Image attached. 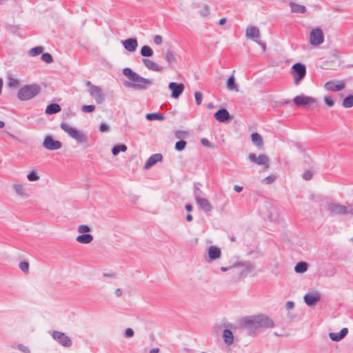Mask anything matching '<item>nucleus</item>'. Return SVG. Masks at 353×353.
Wrapping results in <instances>:
<instances>
[{
	"label": "nucleus",
	"mask_w": 353,
	"mask_h": 353,
	"mask_svg": "<svg viewBox=\"0 0 353 353\" xmlns=\"http://www.w3.org/2000/svg\"><path fill=\"white\" fill-rule=\"evenodd\" d=\"M244 326L249 334H254L260 328H269L274 326L273 321L265 315H258L245 319Z\"/></svg>",
	"instance_id": "1"
},
{
	"label": "nucleus",
	"mask_w": 353,
	"mask_h": 353,
	"mask_svg": "<svg viewBox=\"0 0 353 353\" xmlns=\"http://www.w3.org/2000/svg\"><path fill=\"white\" fill-rule=\"evenodd\" d=\"M123 74L131 81V82H125L124 83L125 87L140 90H146L148 86L152 85V81L150 79L141 77L129 68H124Z\"/></svg>",
	"instance_id": "2"
},
{
	"label": "nucleus",
	"mask_w": 353,
	"mask_h": 353,
	"mask_svg": "<svg viewBox=\"0 0 353 353\" xmlns=\"http://www.w3.org/2000/svg\"><path fill=\"white\" fill-rule=\"evenodd\" d=\"M327 210L332 215H351L353 216V203H347L346 205H341L336 202H329L327 204Z\"/></svg>",
	"instance_id": "3"
},
{
	"label": "nucleus",
	"mask_w": 353,
	"mask_h": 353,
	"mask_svg": "<svg viewBox=\"0 0 353 353\" xmlns=\"http://www.w3.org/2000/svg\"><path fill=\"white\" fill-rule=\"evenodd\" d=\"M61 128L68 134L71 138L79 143H84L87 141V135L82 131L78 130L76 128L71 126L68 123H61Z\"/></svg>",
	"instance_id": "4"
},
{
	"label": "nucleus",
	"mask_w": 353,
	"mask_h": 353,
	"mask_svg": "<svg viewBox=\"0 0 353 353\" xmlns=\"http://www.w3.org/2000/svg\"><path fill=\"white\" fill-rule=\"evenodd\" d=\"M39 92L40 87L38 85H26L19 90L17 93V97L21 101H27L37 96Z\"/></svg>",
	"instance_id": "5"
},
{
	"label": "nucleus",
	"mask_w": 353,
	"mask_h": 353,
	"mask_svg": "<svg viewBox=\"0 0 353 353\" xmlns=\"http://www.w3.org/2000/svg\"><path fill=\"white\" fill-rule=\"evenodd\" d=\"M86 85L89 88V93L98 104H101L105 101L102 89L97 85L92 84L90 81H86Z\"/></svg>",
	"instance_id": "6"
},
{
	"label": "nucleus",
	"mask_w": 353,
	"mask_h": 353,
	"mask_svg": "<svg viewBox=\"0 0 353 353\" xmlns=\"http://www.w3.org/2000/svg\"><path fill=\"white\" fill-rule=\"evenodd\" d=\"M292 101L293 103L297 106L318 105V100L316 98L305 96L303 94L295 97Z\"/></svg>",
	"instance_id": "7"
},
{
	"label": "nucleus",
	"mask_w": 353,
	"mask_h": 353,
	"mask_svg": "<svg viewBox=\"0 0 353 353\" xmlns=\"http://www.w3.org/2000/svg\"><path fill=\"white\" fill-rule=\"evenodd\" d=\"M324 41V35L321 28L312 29L310 34V43L312 46H319Z\"/></svg>",
	"instance_id": "8"
},
{
	"label": "nucleus",
	"mask_w": 353,
	"mask_h": 353,
	"mask_svg": "<svg viewBox=\"0 0 353 353\" xmlns=\"http://www.w3.org/2000/svg\"><path fill=\"white\" fill-rule=\"evenodd\" d=\"M292 69L294 83L296 85H298L299 81L305 76V65L303 63H297L292 66Z\"/></svg>",
	"instance_id": "9"
},
{
	"label": "nucleus",
	"mask_w": 353,
	"mask_h": 353,
	"mask_svg": "<svg viewBox=\"0 0 353 353\" xmlns=\"http://www.w3.org/2000/svg\"><path fill=\"white\" fill-rule=\"evenodd\" d=\"M249 160L259 165L263 166V168L265 170L268 169L269 168V158L265 154H260L259 157H256V155L254 153H250L248 155Z\"/></svg>",
	"instance_id": "10"
},
{
	"label": "nucleus",
	"mask_w": 353,
	"mask_h": 353,
	"mask_svg": "<svg viewBox=\"0 0 353 353\" xmlns=\"http://www.w3.org/2000/svg\"><path fill=\"white\" fill-rule=\"evenodd\" d=\"M52 336L56 341L63 347H69L72 345L71 339L63 332L54 331Z\"/></svg>",
	"instance_id": "11"
},
{
	"label": "nucleus",
	"mask_w": 353,
	"mask_h": 353,
	"mask_svg": "<svg viewBox=\"0 0 353 353\" xmlns=\"http://www.w3.org/2000/svg\"><path fill=\"white\" fill-rule=\"evenodd\" d=\"M246 37L249 39H252L256 41L259 45H260L263 49H265V46L264 43H261L259 39L260 38V32L258 28L255 26H248L246 29L245 32Z\"/></svg>",
	"instance_id": "12"
},
{
	"label": "nucleus",
	"mask_w": 353,
	"mask_h": 353,
	"mask_svg": "<svg viewBox=\"0 0 353 353\" xmlns=\"http://www.w3.org/2000/svg\"><path fill=\"white\" fill-rule=\"evenodd\" d=\"M304 301L308 306H314L321 299V294L316 290L309 292L304 296Z\"/></svg>",
	"instance_id": "13"
},
{
	"label": "nucleus",
	"mask_w": 353,
	"mask_h": 353,
	"mask_svg": "<svg viewBox=\"0 0 353 353\" xmlns=\"http://www.w3.org/2000/svg\"><path fill=\"white\" fill-rule=\"evenodd\" d=\"M43 147L48 150H57L62 147L59 141L53 139L50 136H47L43 143Z\"/></svg>",
	"instance_id": "14"
},
{
	"label": "nucleus",
	"mask_w": 353,
	"mask_h": 353,
	"mask_svg": "<svg viewBox=\"0 0 353 353\" xmlns=\"http://www.w3.org/2000/svg\"><path fill=\"white\" fill-rule=\"evenodd\" d=\"M194 199L199 208L205 212L212 211L213 207L210 201L205 199L194 194Z\"/></svg>",
	"instance_id": "15"
},
{
	"label": "nucleus",
	"mask_w": 353,
	"mask_h": 353,
	"mask_svg": "<svg viewBox=\"0 0 353 353\" xmlns=\"http://www.w3.org/2000/svg\"><path fill=\"white\" fill-rule=\"evenodd\" d=\"M168 87L172 91V97L175 99L178 98L185 89V86L183 83H177L175 82L170 83Z\"/></svg>",
	"instance_id": "16"
},
{
	"label": "nucleus",
	"mask_w": 353,
	"mask_h": 353,
	"mask_svg": "<svg viewBox=\"0 0 353 353\" xmlns=\"http://www.w3.org/2000/svg\"><path fill=\"white\" fill-rule=\"evenodd\" d=\"M324 87L328 91L338 92L345 88V84L341 81H331L325 83Z\"/></svg>",
	"instance_id": "17"
},
{
	"label": "nucleus",
	"mask_w": 353,
	"mask_h": 353,
	"mask_svg": "<svg viewBox=\"0 0 353 353\" xmlns=\"http://www.w3.org/2000/svg\"><path fill=\"white\" fill-rule=\"evenodd\" d=\"M123 46L128 52H134L138 47V41L135 38L127 39L122 41Z\"/></svg>",
	"instance_id": "18"
},
{
	"label": "nucleus",
	"mask_w": 353,
	"mask_h": 353,
	"mask_svg": "<svg viewBox=\"0 0 353 353\" xmlns=\"http://www.w3.org/2000/svg\"><path fill=\"white\" fill-rule=\"evenodd\" d=\"M163 159L161 154H154L150 156L144 165V169L148 170L155 165L157 162L161 161Z\"/></svg>",
	"instance_id": "19"
},
{
	"label": "nucleus",
	"mask_w": 353,
	"mask_h": 353,
	"mask_svg": "<svg viewBox=\"0 0 353 353\" xmlns=\"http://www.w3.org/2000/svg\"><path fill=\"white\" fill-rule=\"evenodd\" d=\"M214 117L219 122L225 123L230 119V114L226 109L223 108L215 112Z\"/></svg>",
	"instance_id": "20"
},
{
	"label": "nucleus",
	"mask_w": 353,
	"mask_h": 353,
	"mask_svg": "<svg viewBox=\"0 0 353 353\" xmlns=\"http://www.w3.org/2000/svg\"><path fill=\"white\" fill-rule=\"evenodd\" d=\"M208 254L210 261L216 260L221 256V250L216 246L211 245L208 248Z\"/></svg>",
	"instance_id": "21"
},
{
	"label": "nucleus",
	"mask_w": 353,
	"mask_h": 353,
	"mask_svg": "<svg viewBox=\"0 0 353 353\" xmlns=\"http://www.w3.org/2000/svg\"><path fill=\"white\" fill-rule=\"evenodd\" d=\"M143 63L144 65L150 70L154 72H161L163 70V68L161 66L159 65L157 63H156L150 59H143Z\"/></svg>",
	"instance_id": "22"
},
{
	"label": "nucleus",
	"mask_w": 353,
	"mask_h": 353,
	"mask_svg": "<svg viewBox=\"0 0 353 353\" xmlns=\"http://www.w3.org/2000/svg\"><path fill=\"white\" fill-rule=\"evenodd\" d=\"M223 339L225 344L230 345L234 342V335L231 330L225 329L223 332Z\"/></svg>",
	"instance_id": "23"
},
{
	"label": "nucleus",
	"mask_w": 353,
	"mask_h": 353,
	"mask_svg": "<svg viewBox=\"0 0 353 353\" xmlns=\"http://www.w3.org/2000/svg\"><path fill=\"white\" fill-rule=\"evenodd\" d=\"M12 188L17 195L23 197H26L28 196V194L22 184L19 183H14L12 185Z\"/></svg>",
	"instance_id": "24"
},
{
	"label": "nucleus",
	"mask_w": 353,
	"mask_h": 353,
	"mask_svg": "<svg viewBox=\"0 0 353 353\" xmlns=\"http://www.w3.org/2000/svg\"><path fill=\"white\" fill-rule=\"evenodd\" d=\"M289 6L291 8V11L294 13H305L306 8L304 6L296 3L294 2H290Z\"/></svg>",
	"instance_id": "25"
},
{
	"label": "nucleus",
	"mask_w": 353,
	"mask_h": 353,
	"mask_svg": "<svg viewBox=\"0 0 353 353\" xmlns=\"http://www.w3.org/2000/svg\"><path fill=\"white\" fill-rule=\"evenodd\" d=\"M252 143L259 149L263 146L262 137L257 132L252 133L251 135Z\"/></svg>",
	"instance_id": "26"
},
{
	"label": "nucleus",
	"mask_w": 353,
	"mask_h": 353,
	"mask_svg": "<svg viewBox=\"0 0 353 353\" xmlns=\"http://www.w3.org/2000/svg\"><path fill=\"white\" fill-rule=\"evenodd\" d=\"M93 240V236L90 234H83L77 237V241L80 243L88 244Z\"/></svg>",
	"instance_id": "27"
},
{
	"label": "nucleus",
	"mask_w": 353,
	"mask_h": 353,
	"mask_svg": "<svg viewBox=\"0 0 353 353\" xmlns=\"http://www.w3.org/2000/svg\"><path fill=\"white\" fill-rule=\"evenodd\" d=\"M61 111V107L57 103H51L48 105L46 109L47 114H53Z\"/></svg>",
	"instance_id": "28"
},
{
	"label": "nucleus",
	"mask_w": 353,
	"mask_h": 353,
	"mask_svg": "<svg viewBox=\"0 0 353 353\" xmlns=\"http://www.w3.org/2000/svg\"><path fill=\"white\" fill-rule=\"evenodd\" d=\"M164 59L169 64H172L176 61L175 53L171 50H168L165 52Z\"/></svg>",
	"instance_id": "29"
},
{
	"label": "nucleus",
	"mask_w": 353,
	"mask_h": 353,
	"mask_svg": "<svg viewBox=\"0 0 353 353\" xmlns=\"http://www.w3.org/2000/svg\"><path fill=\"white\" fill-rule=\"evenodd\" d=\"M308 268V265L305 262H299L294 267V271L298 274L305 273Z\"/></svg>",
	"instance_id": "30"
},
{
	"label": "nucleus",
	"mask_w": 353,
	"mask_h": 353,
	"mask_svg": "<svg viewBox=\"0 0 353 353\" xmlns=\"http://www.w3.org/2000/svg\"><path fill=\"white\" fill-rule=\"evenodd\" d=\"M227 88L229 90H233V91H236V92L239 91L238 86L235 83V79H234V77L233 75H232L228 79V81H227Z\"/></svg>",
	"instance_id": "31"
},
{
	"label": "nucleus",
	"mask_w": 353,
	"mask_h": 353,
	"mask_svg": "<svg viewBox=\"0 0 353 353\" xmlns=\"http://www.w3.org/2000/svg\"><path fill=\"white\" fill-rule=\"evenodd\" d=\"M145 118L149 121L159 120L162 121L164 119V116L163 114H160L158 112L154 113H148L146 114Z\"/></svg>",
	"instance_id": "32"
},
{
	"label": "nucleus",
	"mask_w": 353,
	"mask_h": 353,
	"mask_svg": "<svg viewBox=\"0 0 353 353\" xmlns=\"http://www.w3.org/2000/svg\"><path fill=\"white\" fill-rule=\"evenodd\" d=\"M141 54L145 57H150L153 55V50L150 46H144L141 49Z\"/></svg>",
	"instance_id": "33"
},
{
	"label": "nucleus",
	"mask_w": 353,
	"mask_h": 353,
	"mask_svg": "<svg viewBox=\"0 0 353 353\" xmlns=\"http://www.w3.org/2000/svg\"><path fill=\"white\" fill-rule=\"evenodd\" d=\"M127 150V146L124 144H119L114 145L112 149V154L116 156L120 152H125Z\"/></svg>",
	"instance_id": "34"
},
{
	"label": "nucleus",
	"mask_w": 353,
	"mask_h": 353,
	"mask_svg": "<svg viewBox=\"0 0 353 353\" xmlns=\"http://www.w3.org/2000/svg\"><path fill=\"white\" fill-rule=\"evenodd\" d=\"M43 50V47L37 46V47L31 48L29 50L28 54L31 57H35V56H37V55L40 54L41 53H42Z\"/></svg>",
	"instance_id": "35"
},
{
	"label": "nucleus",
	"mask_w": 353,
	"mask_h": 353,
	"mask_svg": "<svg viewBox=\"0 0 353 353\" xmlns=\"http://www.w3.org/2000/svg\"><path fill=\"white\" fill-rule=\"evenodd\" d=\"M343 106L345 108H350L353 106V95H350L343 99Z\"/></svg>",
	"instance_id": "36"
},
{
	"label": "nucleus",
	"mask_w": 353,
	"mask_h": 353,
	"mask_svg": "<svg viewBox=\"0 0 353 353\" xmlns=\"http://www.w3.org/2000/svg\"><path fill=\"white\" fill-rule=\"evenodd\" d=\"M19 84L20 81L18 79L13 77H8V85L9 87L17 88L19 85Z\"/></svg>",
	"instance_id": "37"
},
{
	"label": "nucleus",
	"mask_w": 353,
	"mask_h": 353,
	"mask_svg": "<svg viewBox=\"0 0 353 353\" xmlns=\"http://www.w3.org/2000/svg\"><path fill=\"white\" fill-rule=\"evenodd\" d=\"M39 176L35 171H32L27 174V179L30 181H37L39 179Z\"/></svg>",
	"instance_id": "38"
},
{
	"label": "nucleus",
	"mask_w": 353,
	"mask_h": 353,
	"mask_svg": "<svg viewBox=\"0 0 353 353\" xmlns=\"http://www.w3.org/2000/svg\"><path fill=\"white\" fill-rule=\"evenodd\" d=\"M19 267L23 272H24L26 274H28L29 272V263L28 262H26V261L20 262L19 264Z\"/></svg>",
	"instance_id": "39"
},
{
	"label": "nucleus",
	"mask_w": 353,
	"mask_h": 353,
	"mask_svg": "<svg viewBox=\"0 0 353 353\" xmlns=\"http://www.w3.org/2000/svg\"><path fill=\"white\" fill-rule=\"evenodd\" d=\"M41 59L43 61L47 63H51L53 61L52 55L50 53H43L41 55Z\"/></svg>",
	"instance_id": "40"
},
{
	"label": "nucleus",
	"mask_w": 353,
	"mask_h": 353,
	"mask_svg": "<svg viewBox=\"0 0 353 353\" xmlns=\"http://www.w3.org/2000/svg\"><path fill=\"white\" fill-rule=\"evenodd\" d=\"M186 144V141L183 140H180L177 141L175 144L176 150L182 151L185 148Z\"/></svg>",
	"instance_id": "41"
},
{
	"label": "nucleus",
	"mask_w": 353,
	"mask_h": 353,
	"mask_svg": "<svg viewBox=\"0 0 353 353\" xmlns=\"http://www.w3.org/2000/svg\"><path fill=\"white\" fill-rule=\"evenodd\" d=\"M95 110V105H83L81 107V111L85 113H90L94 112Z\"/></svg>",
	"instance_id": "42"
},
{
	"label": "nucleus",
	"mask_w": 353,
	"mask_h": 353,
	"mask_svg": "<svg viewBox=\"0 0 353 353\" xmlns=\"http://www.w3.org/2000/svg\"><path fill=\"white\" fill-rule=\"evenodd\" d=\"M195 102L196 105H200L202 102L203 94L201 92L197 91L194 92Z\"/></svg>",
	"instance_id": "43"
},
{
	"label": "nucleus",
	"mask_w": 353,
	"mask_h": 353,
	"mask_svg": "<svg viewBox=\"0 0 353 353\" xmlns=\"http://www.w3.org/2000/svg\"><path fill=\"white\" fill-rule=\"evenodd\" d=\"M17 349L23 353H31L30 350L26 345L23 344H18Z\"/></svg>",
	"instance_id": "44"
},
{
	"label": "nucleus",
	"mask_w": 353,
	"mask_h": 353,
	"mask_svg": "<svg viewBox=\"0 0 353 353\" xmlns=\"http://www.w3.org/2000/svg\"><path fill=\"white\" fill-rule=\"evenodd\" d=\"M329 336L334 341H339L342 339L339 333L331 332L329 334Z\"/></svg>",
	"instance_id": "45"
},
{
	"label": "nucleus",
	"mask_w": 353,
	"mask_h": 353,
	"mask_svg": "<svg viewBox=\"0 0 353 353\" xmlns=\"http://www.w3.org/2000/svg\"><path fill=\"white\" fill-rule=\"evenodd\" d=\"M90 228L86 225H80L78 227V232L79 233L85 234L86 232H90Z\"/></svg>",
	"instance_id": "46"
},
{
	"label": "nucleus",
	"mask_w": 353,
	"mask_h": 353,
	"mask_svg": "<svg viewBox=\"0 0 353 353\" xmlns=\"http://www.w3.org/2000/svg\"><path fill=\"white\" fill-rule=\"evenodd\" d=\"M324 102L328 107H332L334 104V100L330 96H325L323 99Z\"/></svg>",
	"instance_id": "47"
},
{
	"label": "nucleus",
	"mask_w": 353,
	"mask_h": 353,
	"mask_svg": "<svg viewBox=\"0 0 353 353\" xmlns=\"http://www.w3.org/2000/svg\"><path fill=\"white\" fill-rule=\"evenodd\" d=\"M110 130V128L108 126V125H107L105 123H101L100 125H99V130L101 132H108Z\"/></svg>",
	"instance_id": "48"
},
{
	"label": "nucleus",
	"mask_w": 353,
	"mask_h": 353,
	"mask_svg": "<svg viewBox=\"0 0 353 353\" xmlns=\"http://www.w3.org/2000/svg\"><path fill=\"white\" fill-rule=\"evenodd\" d=\"M312 172L310 171V170H306L303 174V178L305 179V180H310L312 179Z\"/></svg>",
	"instance_id": "49"
},
{
	"label": "nucleus",
	"mask_w": 353,
	"mask_h": 353,
	"mask_svg": "<svg viewBox=\"0 0 353 353\" xmlns=\"http://www.w3.org/2000/svg\"><path fill=\"white\" fill-rule=\"evenodd\" d=\"M241 265L240 263H235L233 266H230V267H228V268L221 267V270L223 271V272H226L228 270H234V268L239 267V265Z\"/></svg>",
	"instance_id": "50"
},
{
	"label": "nucleus",
	"mask_w": 353,
	"mask_h": 353,
	"mask_svg": "<svg viewBox=\"0 0 353 353\" xmlns=\"http://www.w3.org/2000/svg\"><path fill=\"white\" fill-rule=\"evenodd\" d=\"M134 336V331L132 328H127L125 331V336L127 338H131Z\"/></svg>",
	"instance_id": "51"
},
{
	"label": "nucleus",
	"mask_w": 353,
	"mask_h": 353,
	"mask_svg": "<svg viewBox=\"0 0 353 353\" xmlns=\"http://www.w3.org/2000/svg\"><path fill=\"white\" fill-rule=\"evenodd\" d=\"M275 180V177L273 176H267L265 177L264 179H263V181L267 183V184H271Z\"/></svg>",
	"instance_id": "52"
},
{
	"label": "nucleus",
	"mask_w": 353,
	"mask_h": 353,
	"mask_svg": "<svg viewBox=\"0 0 353 353\" xmlns=\"http://www.w3.org/2000/svg\"><path fill=\"white\" fill-rule=\"evenodd\" d=\"M201 143L203 145L205 146V147H208V148H211L212 147V144L209 141L208 139H205V138H203L201 140Z\"/></svg>",
	"instance_id": "53"
},
{
	"label": "nucleus",
	"mask_w": 353,
	"mask_h": 353,
	"mask_svg": "<svg viewBox=\"0 0 353 353\" xmlns=\"http://www.w3.org/2000/svg\"><path fill=\"white\" fill-rule=\"evenodd\" d=\"M162 41H163V39H162L161 36H160V35L154 36V43H156L157 45H160V44H161Z\"/></svg>",
	"instance_id": "54"
},
{
	"label": "nucleus",
	"mask_w": 353,
	"mask_h": 353,
	"mask_svg": "<svg viewBox=\"0 0 353 353\" xmlns=\"http://www.w3.org/2000/svg\"><path fill=\"white\" fill-rule=\"evenodd\" d=\"M348 333V329L346 327L343 328L339 334L343 339Z\"/></svg>",
	"instance_id": "55"
},
{
	"label": "nucleus",
	"mask_w": 353,
	"mask_h": 353,
	"mask_svg": "<svg viewBox=\"0 0 353 353\" xmlns=\"http://www.w3.org/2000/svg\"><path fill=\"white\" fill-rule=\"evenodd\" d=\"M294 307V303L292 301H288L286 303V307L288 310H291Z\"/></svg>",
	"instance_id": "56"
},
{
	"label": "nucleus",
	"mask_w": 353,
	"mask_h": 353,
	"mask_svg": "<svg viewBox=\"0 0 353 353\" xmlns=\"http://www.w3.org/2000/svg\"><path fill=\"white\" fill-rule=\"evenodd\" d=\"M234 191H236V192H240L243 190V187L241 186H239V185H235L234 186Z\"/></svg>",
	"instance_id": "57"
},
{
	"label": "nucleus",
	"mask_w": 353,
	"mask_h": 353,
	"mask_svg": "<svg viewBox=\"0 0 353 353\" xmlns=\"http://www.w3.org/2000/svg\"><path fill=\"white\" fill-rule=\"evenodd\" d=\"M115 294H116V296H117V297L121 296V294H122V291H121V289H119V288H117V289L116 290V291H115Z\"/></svg>",
	"instance_id": "58"
},
{
	"label": "nucleus",
	"mask_w": 353,
	"mask_h": 353,
	"mask_svg": "<svg viewBox=\"0 0 353 353\" xmlns=\"http://www.w3.org/2000/svg\"><path fill=\"white\" fill-rule=\"evenodd\" d=\"M185 210H186L187 211H188V212H190V211H192V205H190V204H187V205H185Z\"/></svg>",
	"instance_id": "59"
},
{
	"label": "nucleus",
	"mask_w": 353,
	"mask_h": 353,
	"mask_svg": "<svg viewBox=\"0 0 353 353\" xmlns=\"http://www.w3.org/2000/svg\"><path fill=\"white\" fill-rule=\"evenodd\" d=\"M226 23V19L225 18H222L219 20V23L221 25V26H223L224 25L225 23Z\"/></svg>",
	"instance_id": "60"
},
{
	"label": "nucleus",
	"mask_w": 353,
	"mask_h": 353,
	"mask_svg": "<svg viewBox=\"0 0 353 353\" xmlns=\"http://www.w3.org/2000/svg\"><path fill=\"white\" fill-rule=\"evenodd\" d=\"M192 219H193V217H192V216L190 214H188V215L186 216V220H187L188 221H192Z\"/></svg>",
	"instance_id": "61"
},
{
	"label": "nucleus",
	"mask_w": 353,
	"mask_h": 353,
	"mask_svg": "<svg viewBox=\"0 0 353 353\" xmlns=\"http://www.w3.org/2000/svg\"><path fill=\"white\" fill-rule=\"evenodd\" d=\"M159 348H153L150 351V353H159Z\"/></svg>",
	"instance_id": "62"
},
{
	"label": "nucleus",
	"mask_w": 353,
	"mask_h": 353,
	"mask_svg": "<svg viewBox=\"0 0 353 353\" xmlns=\"http://www.w3.org/2000/svg\"><path fill=\"white\" fill-rule=\"evenodd\" d=\"M5 126V123L2 121H0V128H3Z\"/></svg>",
	"instance_id": "63"
},
{
	"label": "nucleus",
	"mask_w": 353,
	"mask_h": 353,
	"mask_svg": "<svg viewBox=\"0 0 353 353\" xmlns=\"http://www.w3.org/2000/svg\"><path fill=\"white\" fill-rule=\"evenodd\" d=\"M208 108H213V105L212 103H209L208 105Z\"/></svg>",
	"instance_id": "64"
}]
</instances>
